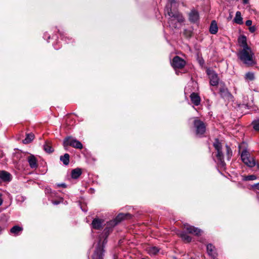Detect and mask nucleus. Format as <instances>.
<instances>
[{
  "mask_svg": "<svg viewBox=\"0 0 259 259\" xmlns=\"http://www.w3.org/2000/svg\"><path fill=\"white\" fill-rule=\"evenodd\" d=\"M165 15L166 17H168V23L172 28H178L179 25L183 23L185 20L181 13L177 10H172V4L166 6Z\"/></svg>",
  "mask_w": 259,
  "mask_h": 259,
  "instance_id": "1",
  "label": "nucleus"
},
{
  "mask_svg": "<svg viewBox=\"0 0 259 259\" xmlns=\"http://www.w3.org/2000/svg\"><path fill=\"white\" fill-rule=\"evenodd\" d=\"M238 56L241 61L247 66H251L255 64L254 53L250 48L242 49Z\"/></svg>",
  "mask_w": 259,
  "mask_h": 259,
  "instance_id": "2",
  "label": "nucleus"
},
{
  "mask_svg": "<svg viewBox=\"0 0 259 259\" xmlns=\"http://www.w3.org/2000/svg\"><path fill=\"white\" fill-rule=\"evenodd\" d=\"M63 146L66 150H67V147L69 146L78 149H81L83 148L81 142L72 137H67L64 139Z\"/></svg>",
  "mask_w": 259,
  "mask_h": 259,
  "instance_id": "3",
  "label": "nucleus"
},
{
  "mask_svg": "<svg viewBox=\"0 0 259 259\" xmlns=\"http://www.w3.org/2000/svg\"><path fill=\"white\" fill-rule=\"evenodd\" d=\"M113 222H108L106 224V227L101 235L100 242L105 243L107 241V238L108 235L112 232L113 228L115 227Z\"/></svg>",
  "mask_w": 259,
  "mask_h": 259,
  "instance_id": "4",
  "label": "nucleus"
},
{
  "mask_svg": "<svg viewBox=\"0 0 259 259\" xmlns=\"http://www.w3.org/2000/svg\"><path fill=\"white\" fill-rule=\"evenodd\" d=\"M213 146L215 149L217 151V154L216 157L218 160L219 161L220 163L224 166L225 163L224 160V155L222 150V145L221 142H220L218 139H215L214 142L213 144Z\"/></svg>",
  "mask_w": 259,
  "mask_h": 259,
  "instance_id": "5",
  "label": "nucleus"
},
{
  "mask_svg": "<svg viewBox=\"0 0 259 259\" xmlns=\"http://www.w3.org/2000/svg\"><path fill=\"white\" fill-rule=\"evenodd\" d=\"M193 124L196 128V134L197 135H202L206 131V125L205 123L198 118H195L193 121Z\"/></svg>",
  "mask_w": 259,
  "mask_h": 259,
  "instance_id": "6",
  "label": "nucleus"
},
{
  "mask_svg": "<svg viewBox=\"0 0 259 259\" xmlns=\"http://www.w3.org/2000/svg\"><path fill=\"white\" fill-rule=\"evenodd\" d=\"M206 73L209 78V83L211 85L217 86L219 83V78L218 74L212 70L207 69Z\"/></svg>",
  "mask_w": 259,
  "mask_h": 259,
  "instance_id": "7",
  "label": "nucleus"
},
{
  "mask_svg": "<svg viewBox=\"0 0 259 259\" xmlns=\"http://www.w3.org/2000/svg\"><path fill=\"white\" fill-rule=\"evenodd\" d=\"M185 61L178 56H175L172 59L171 62V65L175 69H182L185 66Z\"/></svg>",
  "mask_w": 259,
  "mask_h": 259,
  "instance_id": "8",
  "label": "nucleus"
},
{
  "mask_svg": "<svg viewBox=\"0 0 259 259\" xmlns=\"http://www.w3.org/2000/svg\"><path fill=\"white\" fill-rule=\"evenodd\" d=\"M183 227L189 233L195 235L196 236H200L203 233V231L201 229L195 227L194 226L190 225L188 224L183 225Z\"/></svg>",
  "mask_w": 259,
  "mask_h": 259,
  "instance_id": "9",
  "label": "nucleus"
},
{
  "mask_svg": "<svg viewBox=\"0 0 259 259\" xmlns=\"http://www.w3.org/2000/svg\"><path fill=\"white\" fill-rule=\"evenodd\" d=\"M132 217V215L129 213H120L117 215L115 219L111 220L110 222H113L115 224V226L123 220L130 219Z\"/></svg>",
  "mask_w": 259,
  "mask_h": 259,
  "instance_id": "10",
  "label": "nucleus"
},
{
  "mask_svg": "<svg viewBox=\"0 0 259 259\" xmlns=\"http://www.w3.org/2000/svg\"><path fill=\"white\" fill-rule=\"evenodd\" d=\"M104 247L103 244H98L93 255V259H103Z\"/></svg>",
  "mask_w": 259,
  "mask_h": 259,
  "instance_id": "11",
  "label": "nucleus"
},
{
  "mask_svg": "<svg viewBox=\"0 0 259 259\" xmlns=\"http://www.w3.org/2000/svg\"><path fill=\"white\" fill-rule=\"evenodd\" d=\"M220 93L221 97L226 100H231L233 97L228 90L226 87H222L220 89Z\"/></svg>",
  "mask_w": 259,
  "mask_h": 259,
  "instance_id": "12",
  "label": "nucleus"
},
{
  "mask_svg": "<svg viewBox=\"0 0 259 259\" xmlns=\"http://www.w3.org/2000/svg\"><path fill=\"white\" fill-rule=\"evenodd\" d=\"M207 251L208 254L212 258H214L217 256L216 249L213 245V244H207L206 246Z\"/></svg>",
  "mask_w": 259,
  "mask_h": 259,
  "instance_id": "13",
  "label": "nucleus"
},
{
  "mask_svg": "<svg viewBox=\"0 0 259 259\" xmlns=\"http://www.w3.org/2000/svg\"><path fill=\"white\" fill-rule=\"evenodd\" d=\"M199 17L198 12L195 10H192L189 14V19L191 22L195 23L197 22Z\"/></svg>",
  "mask_w": 259,
  "mask_h": 259,
  "instance_id": "14",
  "label": "nucleus"
},
{
  "mask_svg": "<svg viewBox=\"0 0 259 259\" xmlns=\"http://www.w3.org/2000/svg\"><path fill=\"white\" fill-rule=\"evenodd\" d=\"M190 98L192 103L195 106H198L200 104L201 99L198 94L193 93L190 95Z\"/></svg>",
  "mask_w": 259,
  "mask_h": 259,
  "instance_id": "15",
  "label": "nucleus"
},
{
  "mask_svg": "<svg viewBox=\"0 0 259 259\" xmlns=\"http://www.w3.org/2000/svg\"><path fill=\"white\" fill-rule=\"evenodd\" d=\"M0 179L4 182H10L12 179V176L6 171H0Z\"/></svg>",
  "mask_w": 259,
  "mask_h": 259,
  "instance_id": "16",
  "label": "nucleus"
},
{
  "mask_svg": "<svg viewBox=\"0 0 259 259\" xmlns=\"http://www.w3.org/2000/svg\"><path fill=\"white\" fill-rule=\"evenodd\" d=\"M102 223L103 221L101 219L97 218L93 220L92 225L94 229L99 230L102 227Z\"/></svg>",
  "mask_w": 259,
  "mask_h": 259,
  "instance_id": "17",
  "label": "nucleus"
},
{
  "mask_svg": "<svg viewBox=\"0 0 259 259\" xmlns=\"http://www.w3.org/2000/svg\"><path fill=\"white\" fill-rule=\"evenodd\" d=\"M239 44L243 47V49L250 48L247 44L246 37L244 35H241L238 39Z\"/></svg>",
  "mask_w": 259,
  "mask_h": 259,
  "instance_id": "18",
  "label": "nucleus"
},
{
  "mask_svg": "<svg viewBox=\"0 0 259 259\" xmlns=\"http://www.w3.org/2000/svg\"><path fill=\"white\" fill-rule=\"evenodd\" d=\"M28 161L31 168H34L37 167V160L34 156L31 155L28 156Z\"/></svg>",
  "mask_w": 259,
  "mask_h": 259,
  "instance_id": "19",
  "label": "nucleus"
},
{
  "mask_svg": "<svg viewBox=\"0 0 259 259\" xmlns=\"http://www.w3.org/2000/svg\"><path fill=\"white\" fill-rule=\"evenodd\" d=\"M147 252L150 255H155L159 251V249L156 246H149L146 248Z\"/></svg>",
  "mask_w": 259,
  "mask_h": 259,
  "instance_id": "20",
  "label": "nucleus"
},
{
  "mask_svg": "<svg viewBox=\"0 0 259 259\" xmlns=\"http://www.w3.org/2000/svg\"><path fill=\"white\" fill-rule=\"evenodd\" d=\"M218 31V27L217 23L215 21L213 20L211 22L210 27L209 31L211 34H214L217 33Z\"/></svg>",
  "mask_w": 259,
  "mask_h": 259,
  "instance_id": "21",
  "label": "nucleus"
},
{
  "mask_svg": "<svg viewBox=\"0 0 259 259\" xmlns=\"http://www.w3.org/2000/svg\"><path fill=\"white\" fill-rule=\"evenodd\" d=\"M22 231H23L22 227H21L19 226L16 225V226H14V227H13L11 229L10 232H11V233H12L15 235H17L19 234V233L20 232H21Z\"/></svg>",
  "mask_w": 259,
  "mask_h": 259,
  "instance_id": "22",
  "label": "nucleus"
},
{
  "mask_svg": "<svg viewBox=\"0 0 259 259\" xmlns=\"http://www.w3.org/2000/svg\"><path fill=\"white\" fill-rule=\"evenodd\" d=\"M80 168H75L71 171V177L73 179H77L81 174Z\"/></svg>",
  "mask_w": 259,
  "mask_h": 259,
  "instance_id": "23",
  "label": "nucleus"
},
{
  "mask_svg": "<svg viewBox=\"0 0 259 259\" xmlns=\"http://www.w3.org/2000/svg\"><path fill=\"white\" fill-rule=\"evenodd\" d=\"M234 21L238 24H243L242 18L241 17V12L239 11H237L236 13V15L235 18L234 19Z\"/></svg>",
  "mask_w": 259,
  "mask_h": 259,
  "instance_id": "24",
  "label": "nucleus"
},
{
  "mask_svg": "<svg viewBox=\"0 0 259 259\" xmlns=\"http://www.w3.org/2000/svg\"><path fill=\"white\" fill-rule=\"evenodd\" d=\"M44 149L48 153H51L54 151V149L53 148L51 144L49 142L45 143L44 145Z\"/></svg>",
  "mask_w": 259,
  "mask_h": 259,
  "instance_id": "25",
  "label": "nucleus"
},
{
  "mask_svg": "<svg viewBox=\"0 0 259 259\" xmlns=\"http://www.w3.org/2000/svg\"><path fill=\"white\" fill-rule=\"evenodd\" d=\"M70 156L69 154L65 153L63 156H61L60 160L65 165H67L69 163Z\"/></svg>",
  "mask_w": 259,
  "mask_h": 259,
  "instance_id": "26",
  "label": "nucleus"
},
{
  "mask_svg": "<svg viewBox=\"0 0 259 259\" xmlns=\"http://www.w3.org/2000/svg\"><path fill=\"white\" fill-rule=\"evenodd\" d=\"M34 138V135L32 133L26 135V137L23 140V143L25 144L30 143Z\"/></svg>",
  "mask_w": 259,
  "mask_h": 259,
  "instance_id": "27",
  "label": "nucleus"
},
{
  "mask_svg": "<svg viewBox=\"0 0 259 259\" xmlns=\"http://www.w3.org/2000/svg\"><path fill=\"white\" fill-rule=\"evenodd\" d=\"M179 236L182 238L184 241H186L188 242H190L191 241L192 238L191 237L188 235L184 232H182L179 234Z\"/></svg>",
  "mask_w": 259,
  "mask_h": 259,
  "instance_id": "28",
  "label": "nucleus"
},
{
  "mask_svg": "<svg viewBox=\"0 0 259 259\" xmlns=\"http://www.w3.org/2000/svg\"><path fill=\"white\" fill-rule=\"evenodd\" d=\"M243 162L249 167H253L255 165V162L252 157H249L246 161H244Z\"/></svg>",
  "mask_w": 259,
  "mask_h": 259,
  "instance_id": "29",
  "label": "nucleus"
},
{
  "mask_svg": "<svg viewBox=\"0 0 259 259\" xmlns=\"http://www.w3.org/2000/svg\"><path fill=\"white\" fill-rule=\"evenodd\" d=\"M241 157L242 161H246L250 157L249 154L246 150H243L241 154Z\"/></svg>",
  "mask_w": 259,
  "mask_h": 259,
  "instance_id": "30",
  "label": "nucleus"
},
{
  "mask_svg": "<svg viewBox=\"0 0 259 259\" xmlns=\"http://www.w3.org/2000/svg\"><path fill=\"white\" fill-rule=\"evenodd\" d=\"M245 78L247 80H252L254 78V76L253 73H252L251 72H248V73H246Z\"/></svg>",
  "mask_w": 259,
  "mask_h": 259,
  "instance_id": "31",
  "label": "nucleus"
},
{
  "mask_svg": "<svg viewBox=\"0 0 259 259\" xmlns=\"http://www.w3.org/2000/svg\"><path fill=\"white\" fill-rule=\"evenodd\" d=\"M226 148L227 158H228V159L229 160L232 155V151L231 148L228 145L226 146Z\"/></svg>",
  "mask_w": 259,
  "mask_h": 259,
  "instance_id": "32",
  "label": "nucleus"
},
{
  "mask_svg": "<svg viewBox=\"0 0 259 259\" xmlns=\"http://www.w3.org/2000/svg\"><path fill=\"white\" fill-rule=\"evenodd\" d=\"M253 127L255 131H259V119L254 120L252 123Z\"/></svg>",
  "mask_w": 259,
  "mask_h": 259,
  "instance_id": "33",
  "label": "nucleus"
},
{
  "mask_svg": "<svg viewBox=\"0 0 259 259\" xmlns=\"http://www.w3.org/2000/svg\"><path fill=\"white\" fill-rule=\"evenodd\" d=\"M256 179V176L254 175H249L246 177L245 180L246 181H251L254 180Z\"/></svg>",
  "mask_w": 259,
  "mask_h": 259,
  "instance_id": "34",
  "label": "nucleus"
},
{
  "mask_svg": "<svg viewBox=\"0 0 259 259\" xmlns=\"http://www.w3.org/2000/svg\"><path fill=\"white\" fill-rule=\"evenodd\" d=\"M184 34L187 37H191V31L188 30H184Z\"/></svg>",
  "mask_w": 259,
  "mask_h": 259,
  "instance_id": "35",
  "label": "nucleus"
},
{
  "mask_svg": "<svg viewBox=\"0 0 259 259\" xmlns=\"http://www.w3.org/2000/svg\"><path fill=\"white\" fill-rule=\"evenodd\" d=\"M253 188L257 191V193H259V183L254 184L252 186Z\"/></svg>",
  "mask_w": 259,
  "mask_h": 259,
  "instance_id": "36",
  "label": "nucleus"
},
{
  "mask_svg": "<svg viewBox=\"0 0 259 259\" xmlns=\"http://www.w3.org/2000/svg\"><path fill=\"white\" fill-rule=\"evenodd\" d=\"M249 30L251 32L253 33L256 30V27L254 26H250Z\"/></svg>",
  "mask_w": 259,
  "mask_h": 259,
  "instance_id": "37",
  "label": "nucleus"
},
{
  "mask_svg": "<svg viewBox=\"0 0 259 259\" xmlns=\"http://www.w3.org/2000/svg\"><path fill=\"white\" fill-rule=\"evenodd\" d=\"M245 24L248 26H251L252 24V21L250 20H247L245 22Z\"/></svg>",
  "mask_w": 259,
  "mask_h": 259,
  "instance_id": "38",
  "label": "nucleus"
},
{
  "mask_svg": "<svg viewBox=\"0 0 259 259\" xmlns=\"http://www.w3.org/2000/svg\"><path fill=\"white\" fill-rule=\"evenodd\" d=\"M2 194H0V206L3 203V200L2 198Z\"/></svg>",
  "mask_w": 259,
  "mask_h": 259,
  "instance_id": "39",
  "label": "nucleus"
},
{
  "mask_svg": "<svg viewBox=\"0 0 259 259\" xmlns=\"http://www.w3.org/2000/svg\"><path fill=\"white\" fill-rule=\"evenodd\" d=\"M59 202H59V201H54L53 202V203L54 204L57 205V204H58L59 203Z\"/></svg>",
  "mask_w": 259,
  "mask_h": 259,
  "instance_id": "40",
  "label": "nucleus"
},
{
  "mask_svg": "<svg viewBox=\"0 0 259 259\" xmlns=\"http://www.w3.org/2000/svg\"><path fill=\"white\" fill-rule=\"evenodd\" d=\"M199 63H200V65H203V64H204V61L203 60H200L199 61Z\"/></svg>",
  "mask_w": 259,
  "mask_h": 259,
  "instance_id": "41",
  "label": "nucleus"
},
{
  "mask_svg": "<svg viewBox=\"0 0 259 259\" xmlns=\"http://www.w3.org/2000/svg\"><path fill=\"white\" fill-rule=\"evenodd\" d=\"M60 186L62 187H64V188H65L66 187V186L65 184H62L60 185Z\"/></svg>",
  "mask_w": 259,
  "mask_h": 259,
  "instance_id": "42",
  "label": "nucleus"
},
{
  "mask_svg": "<svg viewBox=\"0 0 259 259\" xmlns=\"http://www.w3.org/2000/svg\"><path fill=\"white\" fill-rule=\"evenodd\" d=\"M243 2L244 4H247L248 3V0H243Z\"/></svg>",
  "mask_w": 259,
  "mask_h": 259,
  "instance_id": "43",
  "label": "nucleus"
},
{
  "mask_svg": "<svg viewBox=\"0 0 259 259\" xmlns=\"http://www.w3.org/2000/svg\"><path fill=\"white\" fill-rule=\"evenodd\" d=\"M171 4H172V3L174 2L175 0H169Z\"/></svg>",
  "mask_w": 259,
  "mask_h": 259,
  "instance_id": "44",
  "label": "nucleus"
}]
</instances>
